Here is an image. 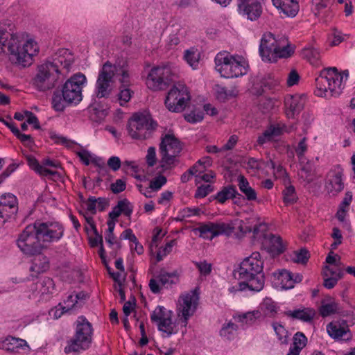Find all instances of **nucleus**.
I'll use <instances>...</instances> for the list:
<instances>
[{
  "instance_id": "47",
  "label": "nucleus",
  "mask_w": 355,
  "mask_h": 355,
  "mask_svg": "<svg viewBox=\"0 0 355 355\" xmlns=\"http://www.w3.org/2000/svg\"><path fill=\"white\" fill-rule=\"evenodd\" d=\"M343 276L342 270H338L337 277H324V286L328 289L333 288L337 284L338 281Z\"/></svg>"
},
{
  "instance_id": "63",
  "label": "nucleus",
  "mask_w": 355,
  "mask_h": 355,
  "mask_svg": "<svg viewBox=\"0 0 355 355\" xmlns=\"http://www.w3.org/2000/svg\"><path fill=\"white\" fill-rule=\"evenodd\" d=\"M245 163H246L248 168L257 171L261 168V163H263V162L262 160H259L253 157H250L245 162Z\"/></svg>"
},
{
  "instance_id": "7",
  "label": "nucleus",
  "mask_w": 355,
  "mask_h": 355,
  "mask_svg": "<svg viewBox=\"0 0 355 355\" xmlns=\"http://www.w3.org/2000/svg\"><path fill=\"white\" fill-rule=\"evenodd\" d=\"M94 329L92 324L83 316L78 317L76 322L75 334L67 343L64 352L80 353L88 349L92 343Z\"/></svg>"
},
{
  "instance_id": "32",
  "label": "nucleus",
  "mask_w": 355,
  "mask_h": 355,
  "mask_svg": "<svg viewBox=\"0 0 355 355\" xmlns=\"http://www.w3.org/2000/svg\"><path fill=\"white\" fill-rule=\"evenodd\" d=\"M27 162L29 166L42 176L46 177L57 173L56 171L46 168L44 166L40 164L38 161L33 156L27 157Z\"/></svg>"
},
{
  "instance_id": "36",
  "label": "nucleus",
  "mask_w": 355,
  "mask_h": 355,
  "mask_svg": "<svg viewBox=\"0 0 355 355\" xmlns=\"http://www.w3.org/2000/svg\"><path fill=\"white\" fill-rule=\"evenodd\" d=\"M236 196H241L233 186L224 187L220 191H219L215 196L220 203H224L227 200L230 198H234Z\"/></svg>"
},
{
  "instance_id": "35",
  "label": "nucleus",
  "mask_w": 355,
  "mask_h": 355,
  "mask_svg": "<svg viewBox=\"0 0 355 355\" xmlns=\"http://www.w3.org/2000/svg\"><path fill=\"white\" fill-rule=\"evenodd\" d=\"M172 316L173 312L171 311L167 310L164 306H158L150 315V319L153 322L158 324L161 321L172 318Z\"/></svg>"
},
{
  "instance_id": "38",
  "label": "nucleus",
  "mask_w": 355,
  "mask_h": 355,
  "mask_svg": "<svg viewBox=\"0 0 355 355\" xmlns=\"http://www.w3.org/2000/svg\"><path fill=\"white\" fill-rule=\"evenodd\" d=\"M179 274L177 270H175L172 272H167L164 270H161L159 275L157 277L158 281L162 284V285L164 286L166 284H175L176 282L174 279H178Z\"/></svg>"
},
{
  "instance_id": "61",
  "label": "nucleus",
  "mask_w": 355,
  "mask_h": 355,
  "mask_svg": "<svg viewBox=\"0 0 355 355\" xmlns=\"http://www.w3.org/2000/svg\"><path fill=\"white\" fill-rule=\"evenodd\" d=\"M236 229L239 231L241 235L252 232V226L250 225V220H239Z\"/></svg>"
},
{
  "instance_id": "12",
  "label": "nucleus",
  "mask_w": 355,
  "mask_h": 355,
  "mask_svg": "<svg viewBox=\"0 0 355 355\" xmlns=\"http://www.w3.org/2000/svg\"><path fill=\"white\" fill-rule=\"evenodd\" d=\"M86 82L85 75L77 73L66 81L62 87V96L68 104H78L83 98L82 89Z\"/></svg>"
},
{
  "instance_id": "15",
  "label": "nucleus",
  "mask_w": 355,
  "mask_h": 355,
  "mask_svg": "<svg viewBox=\"0 0 355 355\" xmlns=\"http://www.w3.org/2000/svg\"><path fill=\"white\" fill-rule=\"evenodd\" d=\"M262 4L263 0H238V11L248 19L255 21L262 14Z\"/></svg>"
},
{
  "instance_id": "42",
  "label": "nucleus",
  "mask_w": 355,
  "mask_h": 355,
  "mask_svg": "<svg viewBox=\"0 0 355 355\" xmlns=\"http://www.w3.org/2000/svg\"><path fill=\"white\" fill-rule=\"evenodd\" d=\"M236 331V324L233 322H229L222 327L220 331V335L227 340H231L234 337Z\"/></svg>"
},
{
  "instance_id": "17",
  "label": "nucleus",
  "mask_w": 355,
  "mask_h": 355,
  "mask_svg": "<svg viewBox=\"0 0 355 355\" xmlns=\"http://www.w3.org/2000/svg\"><path fill=\"white\" fill-rule=\"evenodd\" d=\"M198 296L194 293L183 295L179 300L178 315H182V323L184 327L188 323V320L196 309Z\"/></svg>"
},
{
  "instance_id": "14",
  "label": "nucleus",
  "mask_w": 355,
  "mask_h": 355,
  "mask_svg": "<svg viewBox=\"0 0 355 355\" xmlns=\"http://www.w3.org/2000/svg\"><path fill=\"white\" fill-rule=\"evenodd\" d=\"M234 227L225 223H207L200 225L196 230L200 236L204 239H212L221 234L230 235L234 232Z\"/></svg>"
},
{
  "instance_id": "5",
  "label": "nucleus",
  "mask_w": 355,
  "mask_h": 355,
  "mask_svg": "<svg viewBox=\"0 0 355 355\" xmlns=\"http://www.w3.org/2000/svg\"><path fill=\"white\" fill-rule=\"evenodd\" d=\"M259 51L263 61L275 62L279 58L291 56L294 53V49L290 45L286 37H275L271 33H266L262 36Z\"/></svg>"
},
{
  "instance_id": "34",
  "label": "nucleus",
  "mask_w": 355,
  "mask_h": 355,
  "mask_svg": "<svg viewBox=\"0 0 355 355\" xmlns=\"http://www.w3.org/2000/svg\"><path fill=\"white\" fill-rule=\"evenodd\" d=\"M281 133L282 129L280 128L271 125L258 137L257 143L259 145H263L272 140L275 137L280 135Z\"/></svg>"
},
{
  "instance_id": "13",
  "label": "nucleus",
  "mask_w": 355,
  "mask_h": 355,
  "mask_svg": "<svg viewBox=\"0 0 355 355\" xmlns=\"http://www.w3.org/2000/svg\"><path fill=\"white\" fill-rule=\"evenodd\" d=\"M174 77L175 74L169 67H157L151 69L148 76L146 84L152 90H164L174 81Z\"/></svg>"
},
{
  "instance_id": "2",
  "label": "nucleus",
  "mask_w": 355,
  "mask_h": 355,
  "mask_svg": "<svg viewBox=\"0 0 355 355\" xmlns=\"http://www.w3.org/2000/svg\"><path fill=\"white\" fill-rule=\"evenodd\" d=\"M6 48L10 53V59L16 64L23 67L32 64L33 57L39 51V46L33 40L3 31L0 28V54Z\"/></svg>"
},
{
  "instance_id": "10",
  "label": "nucleus",
  "mask_w": 355,
  "mask_h": 355,
  "mask_svg": "<svg viewBox=\"0 0 355 355\" xmlns=\"http://www.w3.org/2000/svg\"><path fill=\"white\" fill-rule=\"evenodd\" d=\"M118 73V67L110 61L103 64L99 71L96 84V96L99 98L108 97L114 83V76Z\"/></svg>"
},
{
  "instance_id": "22",
  "label": "nucleus",
  "mask_w": 355,
  "mask_h": 355,
  "mask_svg": "<svg viewBox=\"0 0 355 355\" xmlns=\"http://www.w3.org/2000/svg\"><path fill=\"white\" fill-rule=\"evenodd\" d=\"M272 1L285 17H293L299 11L298 0H272Z\"/></svg>"
},
{
  "instance_id": "56",
  "label": "nucleus",
  "mask_w": 355,
  "mask_h": 355,
  "mask_svg": "<svg viewBox=\"0 0 355 355\" xmlns=\"http://www.w3.org/2000/svg\"><path fill=\"white\" fill-rule=\"evenodd\" d=\"M195 265L198 269L201 275L207 276L211 272L212 266L211 263L207 262L206 261L196 262Z\"/></svg>"
},
{
  "instance_id": "24",
  "label": "nucleus",
  "mask_w": 355,
  "mask_h": 355,
  "mask_svg": "<svg viewBox=\"0 0 355 355\" xmlns=\"http://www.w3.org/2000/svg\"><path fill=\"white\" fill-rule=\"evenodd\" d=\"M232 55L227 52H220L215 58V68L222 77L226 78L230 69Z\"/></svg>"
},
{
  "instance_id": "4",
  "label": "nucleus",
  "mask_w": 355,
  "mask_h": 355,
  "mask_svg": "<svg viewBox=\"0 0 355 355\" xmlns=\"http://www.w3.org/2000/svg\"><path fill=\"white\" fill-rule=\"evenodd\" d=\"M68 70L71 64L62 57L46 60L37 66V72L32 79L33 85L39 91H46L55 87L62 73L60 67Z\"/></svg>"
},
{
  "instance_id": "23",
  "label": "nucleus",
  "mask_w": 355,
  "mask_h": 355,
  "mask_svg": "<svg viewBox=\"0 0 355 355\" xmlns=\"http://www.w3.org/2000/svg\"><path fill=\"white\" fill-rule=\"evenodd\" d=\"M248 64L245 59L239 55H232L230 69L228 71L227 78H237L245 74L248 71Z\"/></svg>"
},
{
  "instance_id": "58",
  "label": "nucleus",
  "mask_w": 355,
  "mask_h": 355,
  "mask_svg": "<svg viewBox=\"0 0 355 355\" xmlns=\"http://www.w3.org/2000/svg\"><path fill=\"white\" fill-rule=\"evenodd\" d=\"M214 189L213 187L209 185H202L199 187H198L196 193H195V198H202L207 196L209 193L213 191Z\"/></svg>"
},
{
  "instance_id": "55",
  "label": "nucleus",
  "mask_w": 355,
  "mask_h": 355,
  "mask_svg": "<svg viewBox=\"0 0 355 355\" xmlns=\"http://www.w3.org/2000/svg\"><path fill=\"white\" fill-rule=\"evenodd\" d=\"M307 339L306 336L301 332H297L293 337V347L302 350L306 345Z\"/></svg>"
},
{
  "instance_id": "31",
  "label": "nucleus",
  "mask_w": 355,
  "mask_h": 355,
  "mask_svg": "<svg viewBox=\"0 0 355 355\" xmlns=\"http://www.w3.org/2000/svg\"><path fill=\"white\" fill-rule=\"evenodd\" d=\"M54 291V282L49 277H44L35 284V293L41 295L51 293Z\"/></svg>"
},
{
  "instance_id": "9",
  "label": "nucleus",
  "mask_w": 355,
  "mask_h": 355,
  "mask_svg": "<svg viewBox=\"0 0 355 355\" xmlns=\"http://www.w3.org/2000/svg\"><path fill=\"white\" fill-rule=\"evenodd\" d=\"M157 124L148 112L135 113L128 120L127 129L129 135L134 139H145L149 137L151 131Z\"/></svg>"
},
{
  "instance_id": "27",
  "label": "nucleus",
  "mask_w": 355,
  "mask_h": 355,
  "mask_svg": "<svg viewBox=\"0 0 355 355\" xmlns=\"http://www.w3.org/2000/svg\"><path fill=\"white\" fill-rule=\"evenodd\" d=\"M340 311L341 308L339 304L330 297H328L327 300H323L319 308V313L323 318L339 313Z\"/></svg>"
},
{
  "instance_id": "49",
  "label": "nucleus",
  "mask_w": 355,
  "mask_h": 355,
  "mask_svg": "<svg viewBox=\"0 0 355 355\" xmlns=\"http://www.w3.org/2000/svg\"><path fill=\"white\" fill-rule=\"evenodd\" d=\"M64 103L66 102L64 100V98L62 97L58 92H55L53 94L52 98V106L55 110L59 112L63 111L65 107Z\"/></svg>"
},
{
  "instance_id": "28",
  "label": "nucleus",
  "mask_w": 355,
  "mask_h": 355,
  "mask_svg": "<svg viewBox=\"0 0 355 355\" xmlns=\"http://www.w3.org/2000/svg\"><path fill=\"white\" fill-rule=\"evenodd\" d=\"M273 275L277 280V282L275 284L282 289L287 290L293 288L292 273L291 272L286 270H282L279 271L278 272H274Z\"/></svg>"
},
{
  "instance_id": "21",
  "label": "nucleus",
  "mask_w": 355,
  "mask_h": 355,
  "mask_svg": "<svg viewBox=\"0 0 355 355\" xmlns=\"http://www.w3.org/2000/svg\"><path fill=\"white\" fill-rule=\"evenodd\" d=\"M304 106V98L298 95L287 96L285 98L286 114L293 119L298 114Z\"/></svg>"
},
{
  "instance_id": "54",
  "label": "nucleus",
  "mask_w": 355,
  "mask_h": 355,
  "mask_svg": "<svg viewBox=\"0 0 355 355\" xmlns=\"http://www.w3.org/2000/svg\"><path fill=\"white\" fill-rule=\"evenodd\" d=\"M132 93V92L128 87H121V91L118 95L121 105H123L130 100Z\"/></svg>"
},
{
  "instance_id": "1",
  "label": "nucleus",
  "mask_w": 355,
  "mask_h": 355,
  "mask_svg": "<svg viewBox=\"0 0 355 355\" xmlns=\"http://www.w3.org/2000/svg\"><path fill=\"white\" fill-rule=\"evenodd\" d=\"M63 235V228L58 223H47L39 221L27 225L19 235L17 244L26 255L40 254L44 248V243L59 240Z\"/></svg>"
},
{
  "instance_id": "51",
  "label": "nucleus",
  "mask_w": 355,
  "mask_h": 355,
  "mask_svg": "<svg viewBox=\"0 0 355 355\" xmlns=\"http://www.w3.org/2000/svg\"><path fill=\"white\" fill-rule=\"evenodd\" d=\"M204 114L200 110H194L184 115V119L189 123H197L203 119Z\"/></svg>"
},
{
  "instance_id": "43",
  "label": "nucleus",
  "mask_w": 355,
  "mask_h": 355,
  "mask_svg": "<svg viewBox=\"0 0 355 355\" xmlns=\"http://www.w3.org/2000/svg\"><path fill=\"white\" fill-rule=\"evenodd\" d=\"M261 313L259 310L247 312L242 315H239V320L241 322L247 324H251L255 322L257 319L260 318Z\"/></svg>"
},
{
  "instance_id": "59",
  "label": "nucleus",
  "mask_w": 355,
  "mask_h": 355,
  "mask_svg": "<svg viewBox=\"0 0 355 355\" xmlns=\"http://www.w3.org/2000/svg\"><path fill=\"white\" fill-rule=\"evenodd\" d=\"M146 163L148 166H153L157 162L156 149L155 147H149L146 156Z\"/></svg>"
},
{
  "instance_id": "26",
  "label": "nucleus",
  "mask_w": 355,
  "mask_h": 355,
  "mask_svg": "<svg viewBox=\"0 0 355 355\" xmlns=\"http://www.w3.org/2000/svg\"><path fill=\"white\" fill-rule=\"evenodd\" d=\"M284 314L293 319L300 320L303 322H311L315 315V311L313 309L304 308L302 309H296L293 311H287Z\"/></svg>"
},
{
  "instance_id": "33",
  "label": "nucleus",
  "mask_w": 355,
  "mask_h": 355,
  "mask_svg": "<svg viewBox=\"0 0 355 355\" xmlns=\"http://www.w3.org/2000/svg\"><path fill=\"white\" fill-rule=\"evenodd\" d=\"M260 311L263 312L265 316L273 318L277 313L278 307L276 303L269 297H266L259 306Z\"/></svg>"
},
{
  "instance_id": "29",
  "label": "nucleus",
  "mask_w": 355,
  "mask_h": 355,
  "mask_svg": "<svg viewBox=\"0 0 355 355\" xmlns=\"http://www.w3.org/2000/svg\"><path fill=\"white\" fill-rule=\"evenodd\" d=\"M238 186L240 191L244 194L245 199L249 201L257 200V192L250 187L249 182L243 175L239 176Z\"/></svg>"
},
{
  "instance_id": "44",
  "label": "nucleus",
  "mask_w": 355,
  "mask_h": 355,
  "mask_svg": "<svg viewBox=\"0 0 355 355\" xmlns=\"http://www.w3.org/2000/svg\"><path fill=\"white\" fill-rule=\"evenodd\" d=\"M272 326L281 343L282 344L287 343L288 331L284 327L277 322H273Z\"/></svg>"
},
{
  "instance_id": "16",
  "label": "nucleus",
  "mask_w": 355,
  "mask_h": 355,
  "mask_svg": "<svg viewBox=\"0 0 355 355\" xmlns=\"http://www.w3.org/2000/svg\"><path fill=\"white\" fill-rule=\"evenodd\" d=\"M343 175V169L339 166L331 170L327 173L324 187L329 195L336 196L344 189Z\"/></svg>"
},
{
  "instance_id": "11",
  "label": "nucleus",
  "mask_w": 355,
  "mask_h": 355,
  "mask_svg": "<svg viewBox=\"0 0 355 355\" xmlns=\"http://www.w3.org/2000/svg\"><path fill=\"white\" fill-rule=\"evenodd\" d=\"M191 99L188 88L181 83H175L168 92L165 105L169 111L182 112Z\"/></svg>"
},
{
  "instance_id": "46",
  "label": "nucleus",
  "mask_w": 355,
  "mask_h": 355,
  "mask_svg": "<svg viewBox=\"0 0 355 355\" xmlns=\"http://www.w3.org/2000/svg\"><path fill=\"white\" fill-rule=\"evenodd\" d=\"M78 302L76 300V297H74L73 295H69L67 300L64 301L63 303H60L58 306H60L64 311H69L73 308L78 307Z\"/></svg>"
},
{
  "instance_id": "64",
  "label": "nucleus",
  "mask_w": 355,
  "mask_h": 355,
  "mask_svg": "<svg viewBox=\"0 0 355 355\" xmlns=\"http://www.w3.org/2000/svg\"><path fill=\"white\" fill-rule=\"evenodd\" d=\"M86 209L91 214H95L96 212V200L94 196L89 197L87 201L84 202Z\"/></svg>"
},
{
  "instance_id": "53",
  "label": "nucleus",
  "mask_w": 355,
  "mask_h": 355,
  "mask_svg": "<svg viewBox=\"0 0 355 355\" xmlns=\"http://www.w3.org/2000/svg\"><path fill=\"white\" fill-rule=\"evenodd\" d=\"M309 251L304 248L300 249L299 251L295 252L293 260L296 263H306L309 259Z\"/></svg>"
},
{
  "instance_id": "62",
  "label": "nucleus",
  "mask_w": 355,
  "mask_h": 355,
  "mask_svg": "<svg viewBox=\"0 0 355 355\" xmlns=\"http://www.w3.org/2000/svg\"><path fill=\"white\" fill-rule=\"evenodd\" d=\"M118 67V72L120 71V74L121 78L119 79L122 86L121 87H128L130 85V75L128 71L123 67Z\"/></svg>"
},
{
  "instance_id": "48",
  "label": "nucleus",
  "mask_w": 355,
  "mask_h": 355,
  "mask_svg": "<svg viewBox=\"0 0 355 355\" xmlns=\"http://www.w3.org/2000/svg\"><path fill=\"white\" fill-rule=\"evenodd\" d=\"M284 201L286 204H292L297 200L295 190L293 186H289L283 191Z\"/></svg>"
},
{
  "instance_id": "40",
  "label": "nucleus",
  "mask_w": 355,
  "mask_h": 355,
  "mask_svg": "<svg viewBox=\"0 0 355 355\" xmlns=\"http://www.w3.org/2000/svg\"><path fill=\"white\" fill-rule=\"evenodd\" d=\"M184 57L187 62L193 69H196L197 67L200 60V53L197 49L191 48L186 50Z\"/></svg>"
},
{
  "instance_id": "18",
  "label": "nucleus",
  "mask_w": 355,
  "mask_h": 355,
  "mask_svg": "<svg viewBox=\"0 0 355 355\" xmlns=\"http://www.w3.org/2000/svg\"><path fill=\"white\" fill-rule=\"evenodd\" d=\"M327 331L335 340H348L352 338L349 327L345 320L341 322L338 321L330 322L327 326Z\"/></svg>"
},
{
  "instance_id": "50",
  "label": "nucleus",
  "mask_w": 355,
  "mask_h": 355,
  "mask_svg": "<svg viewBox=\"0 0 355 355\" xmlns=\"http://www.w3.org/2000/svg\"><path fill=\"white\" fill-rule=\"evenodd\" d=\"M120 206L121 213L127 217H130L133 211V205L126 199H123L118 201Z\"/></svg>"
},
{
  "instance_id": "45",
  "label": "nucleus",
  "mask_w": 355,
  "mask_h": 355,
  "mask_svg": "<svg viewBox=\"0 0 355 355\" xmlns=\"http://www.w3.org/2000/svg\"><path fill=\"white\" fill-rule=\"evenodd\" d=\"M279 83V78L273 74H267L261 81V85L269 89L275 88Z\"/></svg>"
},
{
  "instance_id": "37",
  "label": "nucleus",
  "mask_w": 355,
  "mask_h": 355,
  "mask_svg": "<svg viewBox=\"0 0 355 355\" xmlns=\"http://www.w3.org/2000/svg\"><path fill=\"white\" fill-rule=\"evenodd\" d=\"M216 97L218 100L225 101L232 97H235L238 95L239 91L236 87H216Z\"/></svg>"
},
{
  "instance_id": "52",
  "label": "nucleus",
  "mask_w": 355,
  "mask_h": 355,
  "mask_svg": "<svg viewBox=\"0 0 355 355\" xmlns=\"http://www.w3.org/2000/svg\"><path fill=\"white\" fill-rule=\"evenodd\" d=\"M107 225L108 226V229L107 230L105 239L107 243H108L110 245H112L114 243H116V238L114 235L115 222L113 220H107Z\"/></svg>"
},
{
  "instance_id": "41",
  "label": "nucleus",
  "mask_w": 355,
  "mask_h": 355,
  "mask_svg": "<svg viewBox=\"0 0 355 355\" xmlns=\"http://www.w3.org/2000/svg\"><path fill=\"white\" fill-rule=\"evenodd\" d=\"M302 54L304 58L309 60V62L313 65L318 64L320 60V52L315 48H306L303 50Z\"/></svg>"
},
{
  "instance_id": "39",
  "label": "nucleus",
  "mask_w": 355,
  "mask_h": 355,
  "mask_svg": "<svg viewBox=\"0 0 355 355\" xmlns=\"http://www.w3.org/2000/svg\"><path fill=\"white\" fill-rule=\"evenodd\" d=\"M157 327L159 331L166 334L168 337L178 332L175 324L172 322V318L161 321L157 324Z\"/></svg>"
},
{
  "instance_id": "57",
  "label": "nucleus",
  "mask_w": 355,
  "mask_h": 355,
  "mask_svg": "<svg viewBox=\"0 0 355 355\" xmlns=\"http://www.w3.org/2000/svg\"><path fill=\"white\" fill-rule=\"evenodd\" d=\"M126 188V182L123 179H117L114 183L111 184V191L116 194L123 191Z\"/></svg>"
},
{
  "instance_id": "8",
  "label": "nucleus",
  "mask_w": 355,
  "mask_h": 355,
  "mask_svg": "<svg viewBox=\"0 0 355 355\" xmlns=\"http://www.w3.org/2000/svg\"><path fill=\"white\" fill-rule=\"evenodd\" d=\"M182 149V144L174 134L167 133L162 136L159 162L161 172L171 169L178 164V157Z\"/></svg>"
},
{
  "instance_id": "6",
  "label": "nucleus",
  "mask_w": 355,
  "mask_h": 355,
  "mask_svg": "<svg viewBox=\"0 0 355 355\" xmlns=\"http://www.w3.org/2000/svg\"><path fill=\"white\" fill-rule=\"evenodd\" d=\"M343 76L337 68L324 69L315 80L314 94L318 97L330 99L340 95L343 91Z\"/></svg>"
},
{
  "instance_id": "3",
  "label": "nucleus",
  "mask_w": 355,
  "mask_h": 355,
  "mask_svg": "<svg viewBox=\"0 0 355 355\" xmlns=\"http://www.w3.org/2000/svg\"><path fill=\"white\" fill-rule=\"evenodd\" d=\"M262 270L263 261L260 259L259 252H253L250 257H246L234 273L235 277L241 281L237 290L243 291L248 288L255 292L261 291L265 283Z\"/></svg>"
},
{
  "instance_id": "20",
  "label": "nucleus",
  "mask_w": 355,
  "mask_h": 355,
  "mask_svg": "<svg viewBox=\"0 0 355 355\" xmlns=\"http://www.w3.org/2000/svg\"><path fill=\"white\" fill-rule=\"evenodd\" d=\"M263 244L265 249L273 256L283 253L286 249L282 237L271 233L264 235Z\"/></svg>"
},
{
  "instance_id": "19",
  "label": "nucleus",
  "mask_w": 355,
  "mask_h": 355,
  "mask_svg": "<svg viewBox=\"0 0 355 355\" xmlns=\"http://www.w3.org/2000/svg\"><path fill=\"white\" fill-rule=\"evenodd\" d=\"M17 198L11 194H3L0 198L1 218H10L17 212Z\"/></svg>"
},
{
  "instance_id": "25",
  "label": "nucleus",
  "mask_w": 355,
  "mask_h": 355,
  "mask_svg": "<svg viewBox=\"0 0 355 355\" xmlns=\"http://www.w3.org/2000/svg\"><path fill=\"white\" fill-rule=\"evenodd\" d=\"M38 256L35 257L30 267L31 276L37 277V275L46 271L49 268V259L46 257L37 254Z\"/></svg>"
},
{
  "instance_id": "30",
  "label": "nucleus",
  "mask_w": 355,
  "mask_h": 355,
  "mask_svg": "<svg viewBox=\"0 0 355 355\" xmlns=\"http://www.w3.org/2000/svg\"><path fill=\"white\" fill-rule=\"evenodd\" d=\"M26 345V341L15 337H7L2 344V347L7 352H18L19 349Z\"/></svg>"
},
{
  "instance_id": "60",
  "label": "nucleus",
  "mask_w": 355,
  "mask_h": 355,
  "mask_svg": "<svg viewBox=\"0 0 355 355\" xmlns=\"http://www.w3.org/2000/svg\"><path fill=\"white\" fill-rule=\"evenodd\" d=\"M166 182V178L164 175L156 177L150 182V188L153 190H159Z\"/></svg>"
}]
</instances>
